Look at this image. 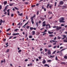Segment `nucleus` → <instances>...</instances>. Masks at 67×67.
<instances>
[{
  "mask_svg": "<svg viewBox=\"0 0 67 67\" xmlns=\"http://www.w3.org/2000/svg\"><path fill=\"white\" fill-rule=\"evenodd\" d=\"M64 20H65L64 17H61L60 18L59 20V22H60V23L65 22V21H64Z\"/></svg>",
  "mask_w": 67,
  "mask_h": 67,
  "instance_id": "obj_1",
  "label": "nucleus"
},
{
  "mask_svg": "<svg viewBox=\"0 0 67 67\" xmlns=\"http://www.w3.org/2000/svg\"><path fill=\"white\" fill-rule=\"evenodd\" d=\"M47 26H49V28H51V26L50 25V24H48L47 25H46V29H47V30H48V27Z\"/></svg>",
  "mask_w": 67,
  "mask_h": 67,
  "instance_id": "obj_2",
  "label": "nucleus"
},
{
  "mask_svg": "<svg viewBox=\"0 0 67 67\" xmlns=\"http://www.w3.org/2000/svg\"><path fill=\"white\" fill-rule=\"evenodd\" d=\"M61 29H62V27L57 26V28L55 30H57V31H58V30H60Z\"/></svg>",
  "mask_w": 67,
  "mask_h": 67,
  "instance_id": "obj_3",
  "label": "nucleus"
},
{
  "mask_svg": "<svg viewBox=\"0 0 67 67\" xmlns=\"http://www.w3.org/2000/svg\"><path fill=\"white\" fill-rule=\"evenodd\" d=\"M48 53L49 55H51V51H50V49H49L48 50Z\"/></svg>",
  "mask_w": 67,
  "mask_h": 67,
  "instance_id": "obj_4",
  "label": "nucleus"
},
{
  "mask_svg": "<svg viewBox=\"0 0 67 67\" xmlns=\"http://www.w3.org/2000/svg\"><path fill=\"white\" fill-rule=\"evenodd\" d=\"M64 2L63 1H61L60 2L59 4H60V5H63V4H64Z\"/></svg>",
  "mask_w": 67,
  "mask_h": 67,
  "instance_id": "obj_5",
  "label": "nucleus"
},
{
  "mask_svg": "<svg viewBox=\"0 0 67 67\" xmlns=\"http://www.w3.org/2000/svg\"><path fill=\"white\" fill-rule=\"evenodd\" d=\"M19 34L18 33H13L12 34V35H19Z\"/></svg>",
  "mask_w": 67,
  "mask_h": 67,
  "instance_id": "obj_6",
  "label": "nucleus"
},
{
  "mask_svg": "<svg viewBox=\"0 0 67 67\" xmlns=\"http://www.w3.org/2000/svg\"><path fill=\"white\" fill-rule=\"evenodd\" d=\"M32 35H34L35 34V31H32Z\"/></svg>",
  "mask_w": 67,
  "mask_h": 67,
  "instance_id": "obj_7",
  "label": "nucleus"
},
{
  "mask_svg": "<svg viewBox=\"0 0 67 67\" xmlns=\"http://www.w3.org/2000/svg\"><path fill=\"white\" fill-rule=\"evenodd\" d=\"M7 7H5V9H4L3 10V12H5V11H7Z\"/></svg>",
  "mask_w": 67,
  "mask_h": 67,
  "instance_id": "obj_8",
  "label": "nucleus"
},
{
  "mask_svg": "<svg viewBox=\"0 0 67 67\" xmlns=\"http://www.w3.org/2000/svg\"><path fill=\"white\" fill-rule=\"evenodd\" d=\"M53 7V5L52 4H51L49 6V8L50 9H52V7Z\"/></svg>",
  "mask_w": 67,
  "mask_h": 67,
  "instance_id": "obj_9",
  "label": "nucleus"
},
{
  "mask_svg": "<svg viewBox=\"0 0 67 67\" xmlns=\"http://www.w3.org/2000/svg\"><path fill=\"white\" fill-rule=\"evenodd\" d=\"M46 63V61L45 60H43L42 61V64H45Z\"/></svg>",
  "mask_w": 67,
  "mask_h": 67,
  "instance_id": "obj_10",
  "label": "nucleus"
},
{
  "mask_svg": "<svg viewBox=\"0 0 67 67\" xmlns=\"http://www.w3.org/2000/svg\"><path fill=\"white\" fill-rule=\"evenodd\" d=\"M62 36L64 37V38H62V39H64V38H66V35H62Z\"/></svg>",
  "mask_w": 67,
  "mask_h": 67,
  "instance_id": "obj_11",
  "label": "nucleus"
},
{
  "mask_svg": "<svg viewBox=\"0 0 67 67\" xmlns=\"http://www.w3.org/2000/svg\"><path fill=\"white\" fill-rule=\"evenodd\" d=\"M14 4V3H13L11 4H9V5L10 6V7H12V5H13V4Z\"/></svg>",
  "mask_w": 67,
  "mask_h": 67,
  "instance_id": "obj_12",
  "label": "nucleus"
},
{
  "mask_svg": "<svg viewBox=\"0 0 67 67\" xmlns=\"http://www.w3.org/2000/svg\"><path fill=\"white\" fill-rule=\"evenodd\" d=\"M7 4V1H5L4 2V5H5L6 4Z\"/></svg>",
  "mask_w": 67,
  "mask_h": 67,
  "instance_id": "obj_13",
  "label": "nucleus"
},
{
  "mask_svg": "<svg viewBox=\"0 0 67 67\" xmlns=\"http://www.w3.org/2000/svg\"><path fill=\"white\" fill-rule=\"evenodd\" d=\"M49 4H47V6L46 7L47 8V9H49Z\"/></svg>",
  "mask_w": 67,
  "mask_h": 67,
  "instance_id": "obj_14",
  "label": "nucleus"
},
{
  "mask_svg": "<svg viewBox=\"0 0 67 67\" xmlns=\"http://www.w3.org/2000/svg\"><path fill=\"white\" fill-rule=\"evenodd\" d=\"M44 66H47L48 67H49V65H48V64H44Z\"/></svg>",
  "mask_w": 67,
  "mask_h": 67,
  "instance_id": "obj_15",
  "label": "nucleus"
},
{
  "mask_svg": "<svg viewBox=\"0 0 67 67\" xmlns=\"http://www.w3.org/2000/svg\"><path fill=\"white\" fill-rule=\"evenodd\" d=\"M48 33L49 34H53V32H51L49 31H48Z\"/></svg>",
  "mask_w": 67,
  "mask_h": 67,
  "instance_id": "obj_16",
  "label": "nucleus"
},
{
  "mask_svg": "<svg viewBox=\"0 0 67 67\" xmlns=\"http://www.w3.org/2000/svg\"><path fill=\"white\" fill-rule=\"evenodd\" d=\"M30 30L31 31H32V30H33V27H30Z\"/></svg>",
  "mask_w": 67,
  "mask_h": 67,
  "instance_id": "obj_17",
  "label": "nucleus"
},
{
  "mask_svg": "<svg viewBox=\"0 0 67 67\" xmlns=\"http://www.w3.org/2000/svg\"><path fill=\"white\" fill-rule=\"evenodd\" d=\"M19 16H22V15H23V13H21V14H19Z\"/></svg>",
  "mask_w": 67,
  "mask_h": 67,
  "instance_id": "obj_18",
  "label": "nucleus"
},
{
  "mask_svg": "<svg viewBox=\"0 0 67 67\" xmlns=\"http://www.w3.org/2000/svg\"><path fill=\"white\" fill-rule=\"evenodd\" d=\"M61 64H64V65L65 64V63L64 62H62L61 63Z\"/></svg>",
  "mask_w": 67,
  "mask_h": 67,
  "instance_id": "obj_19",
  "label": "nucleus"
},
{
  "mask_svg": "<svg viewBox=\"0 0 67 67\" xmlns=\"http://www.w3.org/2000/svg\"><path fill=\"white\" fill-rule=\"evenodd\" d=\"M64 59H67V56L66 55H65L64 57Z\"/></svg>",
  "mask_w": 67,
  "mask_h": 67,
  "instance_id": "obj_20",
  "label": "nucleus"
},
{
  "mask_svg": "<svg viewBox=\"0 0 67 67\" xmlns=\"http://www.w3.org/2000/svg\"><path fill=\"white\" fill-rule=\"evenodd\" d=\"M38 14H39V12L38 11H37V12L36 15H38Z\"/></svg>",
  "mask_w": 67,
  "mask_h": 67,
  "instance_id": "obj_21",
  "label": "nucleus"
},
{
  "mask_svg": "<svg viewBox=\"0 0 67 67\" xmlns=\"http://www.w3.org/2000/svg\"><path fill=\"white\" fill-rule=\"evenodd\" d=\"M54 55H51L50 56V58H54Z\"/></svg>",
  "mask_w": 67,
  "mask_h": 67,
  "instance_id": "obj_22",
  "label": "nucleus"
},
{
  "mask_svg": "<svg viewBox=\"0 0 67 67\" xmlns=\"http://www.w3.org/2000/svg\"><path fill=\"white\" fill-rule=\"evenodd\" d=\"M29 38H32V37H32V36H29Z\"/></svg>",
  "mask_w": 67,
  "mask_h": 67,
  "instance_id": "obj_23",
  "label": "nucleus"
},
{
  "mask_svg": "<svg viewBox=\"0 0 67 67\" xmlns=\"http://www.w3.org/2000/svg\"><path fill=\"white\" fill-rule=\"evenodd\" d=\"M27 33H26L25 34V38H26V37H27Z\"/></svg>",
  "mask_w": 67,
  "mask_h": 67,
  "instance_id": "obj_24",
  "label": "nucleus"
},
{
  "mask_svg": "<svg viewBox=\"0 0 67 67\" xmlns=\"http://www.w3.org/2000/svg\"><path fill=\"white\" fill-rule=\"evenodd\" d=\"M14 8H15L16 10H19V8H17L14 7Z\"/></svg>",
  "mask_w": 67,
  "mask_h": 67,
  "instance_id": "obj_25",
  "label": "nucleus"
},
{
  "mask_svg": "<svg viewBox=\"0 0 67 67\" xmlns=\"http://www.w3.org/2000/svg\"><path fill=\"white\" fill-rule=\"evenodd\" d=\"M31 22H32V24H34V22L33 21V20H31Z\"/></svg>",
  "mask_w": 67,
  "mask_h": 67,
  "instance_id": "obj_26",
  "label": "nucleus"
},
{
  "mask_svg": "<svg viewBox=\"0 0 67 67\" xmlns=\"http://www.w3.org/2000/svg\"><path fill=\"white\" fill-rule=\"evenodd\" d=\"M65 49H63L61 51H60V52H62V51H64V50H65Z\"/></svg>",
  "mask_w": 67,
  "mask_h": 67,
  "instance_id": "obj_27",
  "label": "nucleus"
},
{
  "mask_svg": "<svg viewBox=\"0 0 67 67\" xmlns=\"http://www.w3.org/2000/svg\"><path fill=\"white\" fill-rule=\"evenodd\" d=\"M63 42H65V43H67V40H64V41H63Z\"/></svg>",
  "mask_w": 67,
  "mask_h": 67,
  "instance_id": "obj_28",
  "label": "nucleus"
},
{
  "mask_svg": "<svg viewBox=\"0 0 67 67\" xmlns=\"http://www.w3.org/2000/svg\"><path fill=\"white\" fill-rule=\"evenodd\" d=\"M57 4V2H56L55 3V4H54V6L55 7H56V4Z\"/></svg>",
  "mask_w": 67,
  "mask_h": 67,
  "instance_id": "obj_29",
  "label": "nucleus"
},
{
  "mask_svg": "<svg viewBox=\"0 0 67 67\" xmlns=\"http://www.w3.org/2000/svg\"><path fill=\"white\" fill-rule=\"evenodd\" d=\"M33 18H34L33 17H31V20H33Z\"/></svg>",
  "mask_w": 67,
  "mask_h": 67,
  "instance_id": "obj_30",
  "label": "nucleus"
},
{
  "mask_svg": "<svg viewBox=\"0 0 67 67\" xmlns=\"http://www.w3.org/2000/svg\"><path fill=\"white\" fill-rule=\"evenodd\" d=\"M10 29H8L6 31L7 32H8V31H10Z\"/></svg>",
  "mask_w": 67,
  "mask_h": 67,
  "instance_id": "obj_31",
  "label": "nucleus"
},
{
  "mask_svg": "<svg viewBox=\"0 0 67 67\" xmlns=\"http://www.w3.org/2000/svg\"><path fill=\"white\" fill-rule=\"evenodd\" d=\"M53 28H57V26H53Z\"/></svg>",
  "mask_w": 67,
  "mask_h": 67,
  "instance_id": "obj_32",
  "label": "nucleus"
},
{
  "mask_svg": "<svg viewBox=\"0 0 67 67\" xmlns=\"http://www.w3.org/2000/svg\"><path fill=\"white\" fill-rule=\"evenodd\" d=\"M18 30H19V29H15L14 30V31H16V32H17Z\"/></svg>",
  "mask_w": 67,
  "mask_h": 67,
  "instance_id": "obj_33",
  "label": "nucleus"
},
{
  "mask_svg": "<svg viewBox=\"0 0 67 67\" xmlns=\"http://www.w3.org/2000/svg\"><path fill=\"white\" fill-rule=\"evenodd\" d=\"M46 26V24H43V25H42L44 27V26Z\"/></svg>",
  "mask_w": 67,
  "mask_h": 67,
  "instance_id": "obj_34",
  "label": "nucleus"
},
{
  "mask_svg": "<svg viewBox=\"0 0 67 67\" xmlns=\"http://www.w3.org/2000/svg\"><path fill=\"white\" fill-rule=\"evenodd\" d=\"M3 23V21H2V20H1L0 21V23Z\"/></svg>",
  "mask_w": 67,
  "mask_h": 67,
  "instance_id": "obj_35",
  "label": "nucleus"
},
{
  "mask_svg": "<svg viewBox=\"0 0 67 67\" xmlns=\"http://www.w3.org/2000/svg\"><path fill=\"white\" fill-rule=\"evenodd\" d=\"M57 38L58 39V40H59V39H60V38H60V37H59V36H57Z\"/></svg>",
  "mask_w": 67,
  "mask_h": 67,
  "instance_id": "obj_36",
  "label": "nucleus"
},
{
  "mask_svg": "<svg viewBox=\"0 0 67 67\" xmlns=\"http://www.w3.org/2000/svg\"><path fill=\"white\" fill-rule=\"evenodd\" d=\"M49 36H50V37H53V35H49Z\"/></svg>",
  "mask_w": 67,
  "mask_h": 67,
  "instance_id": "obj_37",
  "label": "nucleus"
},
{
  "mask_svg": "<svg viewBox=\"0 0 67 67\" xmlns=\"http://www.w3.org/2000/svg\"><path fill=\"white\" fill-rule=\"evenodd\" d=\"M55 60H58V59H57V57L56 56L55 57Z\"/></svg>",
  "mask_w": 67,
  "mask_h": 67,
  "instance_id": "obj_38",
  "label": "nucleus"
},
{
  "mask_svg": "<svg viewBox=\"0 0 67 67\" xmlns=\"http://www.w3.org/2000/svg\"><path fill=\"white\" fill-rule=\"evenodd\" d=\"M30 66H31V67L32 66V65H33L32 63H30Z\"/></svg>",
  "mask_w": 67,
  "mask_h": 67,
  "instance_id": "obj_39",
  "label": "nucleus"
},
{
  "mask_svg": "<svg viewBox=\"0 0 67 67\" xmlns=\"http://www.w3.org/2000/svg\"><path fill=\"white\" fill-rule=\"evenodd\" d=\"M1 9H2V5H0V10H1Z\"/></svg>",
  "mask_w": 67,
  "mask_h": 67,
  "instance_id": "obj_40",
  "label": "nucleus"
},
{
  "mask_svg": "<svg viewBox=\"0 0 67 67\" xmlns=\"http://www.w3.org/2000/svg\"><path fill=\"white\" fill-rule=\"evenodd\" d=\"M44 50L45 51V52H46L47 51V49L46 48L44 49Z\"/></svg>",
  "mask_w": 67,
  "mask_h": 67,
  "instance_id": "obj_41",
  "label": "nucleus"
},
{
  "mask_svg": "<svg viewBox=\"0 0 67 67\" xmlns=\"http://www.w3.org/2000/svg\"><path fill=\"white\" fill-rule=\"evenodd\" d=\"M12 37H13V36H11L9 38V40H10V39H11V38H12Z\"/></svg>",
  "mask_w": 67,
  "mask_h": 67,
  "instance_id": "obj_42",
  "label": "nucleus"
},
{
  "mask_svg": "<svg viewBox=\"0 0 67 67\" xmlns=\"http://www.w3.org/2000/svg\"><path fill=\"white\" fill-rule=\"evenodd\" d=\"M11 33H10V34H9V33H7V34L8 35H11Z\"/></svg>",
  "mask_w": 67,
  "mask_h": 67,
  "instance_id": "obj_43",
  "label": "nucleus"
},
{
  "mask_svg": "<svg viewBox=\"0 0 67 67\" xmlns=\"http://www.w3.org/2000/svg\"><path fill=\"white\" fill-rule=\"evenodd\" d=\"M36 25L37 26V27H38V22H36Z\"/></svg>",
  "mask_w": 67,
  "mask_h": 67,
  "instance_id": "obj_44",
  "label": "nucleus"
},
{
  "mask_svg": "<svg viewBox=\"0 0 67 67\" xmlns=\"http://www.w3.org/2000/svg\"><path fill=\"white\" fill-rule=\"evenodd\" d=\"M9 51V49H7V51H6V53H8Z\"/></svg>",
  "mask_w": 67,
  "mask_h": 67,
  "instance_id": "obj_45",
  "label": "nucleus"
},
{
  "mask_svg": "<svg viewBox=\"0 0 67 67\" xmlns=\"http://www.w3.org/2000/svg\"><path fill=\"white\" fill-rule=\"evenodd\" d=\"M60 55H61V56H62V55H63V53H62V52H61L60 53Z\"/></svg>",
  "mask_w": 67,
  "mask_h": 67,
  "instance_id": "obj_46",
  "label": "nucleus"
},
{
  "mask_svg": "<svg viewBox=\"0 0 67 67\" xmlns=\"http://www.w3.org/2000/svg\"><path fill=\"white\" fill-rule=\"evenodd\" d=\"M20 52H21V49L19 50L18 51V53H20Z\"/></svg>",
  "mask_w": 67,
  "mask_h": 67,
  "instance_id": "obj_47",
  "label": "nucleus"
},
{
  "mask_svg": "<svg viewBox=\"0 0 67 67\" xmlns=\"http://www.w3.org/2000/svg\"><path fill=\"white\" fill-rule=\"evenodd\" d=\"M41 21L40 20H39V21L38 22V23L39 24H41Z\"/></svg>",
  "mask_w": 67,
  "mask_h": 67,
  "instance_id": "obj_48",
  "label": "nucleus"
},
{
  "mask_svg": "<svg viewBox=\"0 0 67 67\" xmlns=\"http://www.w3.org/2000/svg\"><path fill=\"white\" fill-rule=\"evenodd\" d=\"M57 47V46H55L53 47V48H56V47Z\"/></svg>",
  "mask_w": 67,
  "mask_h": 67,
  "instance_id": "obj_49",
  "label": "nucleus"
},
{
  "mask_svg": "<svg viewBox=\"0 0 67 67\" xmlns=\"http://www.w3.org/2000/svg\"><path fill=\"white\" fill-rule=\"evenodd\" d=\"M56 53V51H54L52 53L53 54H55Z\"/></svg>",
  "mask_w": 67,
  "mask_h": 67,
  "instance_id": "obj_50",
  "label": "nucleus"
},
{
  "mask_svg": "<svg viewBox=\"0 0 67 67\" xmlns=\"http://www.w3.org/2000/svg\"><path fill=\"white\" fill-rule=\"evenodd\" d=\"M35 7V5H33L31 6V7H32V8H33V7Z\"/></svg>",
  "mask_w": 67,
  "mask_h": 67,
  "instance_id": "obj_51",
  "label": "nucleus"
},
{
  "mask_svg": "<svg viewBox=\"0 0 67 67\" xmlns=\"http://www.w3.org/2000/svg\"><path fill=\"white\" fill-rule=\"evenodd\" d=\"M29 27H30V26H27V29H29Z\"/></svg>",
  "mask_w": 67,
  "mask_h": 67,
  "instance_id": "obj_52",
  "label": "nucleus"
},
{
  "mask_svg": "<svg viewBox=\"0 0 67 67\" xmlns=\"http://www.w3.org/2000/svg\"><path fill=\"white\" fill-rule=\"evenodd\" d=\"M28 22H27V23H25V25H27V24H28Z\"/></svg>",
  "mask_w": 67,
  "mask_h": 67,
  "instance_id": "obj_53",
  "label": "nucleus"
},
{
  "mask_svg": "<svg viewBox=\"0 0 67 67\" xmlns=\"http://www.w3.org/2000/svg\"><path fill=\"white\" fill-rule=\"evenodd\" d=\"M47 62H51V60H48L47 61Z\"/></svg>",
  "mask_w": 67,
  "mask_h": 67,
  "instance_id": "obj_54",
  "label": "nucleus"
},
{
  "mask_svg": "<svg viewBox=\"0 0 67 67\" xmlns=\"http://www.w3.org/2000/svg\"><path fill=\"white\" fill-rule=\"evenodd\" d=\"M56 38H57L56 37H55L54 38L53 40H56Z\"/></svg>",
  "mask_w": 67,
  "mask_h": 67,
  "instance_id": "obj_55",
  "label": "nucleus"
},
{
  "mask_svg": "<svg viewBox=\"0 0 67 67\" xmlns=\"http://www.w3.org/2000/svg\"><path fill=\"white\" fill-rule=\"evenodd\" d=\"M38 58H39V59L41 60V57H38Z\"/></svg>",
  "mask_w": 67,
  "mask_h": 67,
  "instance_id": "obj_56",
  "label": "nucleus"
},
{
  "mask_svg": "<svg viewBox=\"0 0 67 67\" xmlns=\"http://www.w3.org/2000/svg\"><path fill=\"white\" fill-rule=\"evenodd\" d=\"M8 15L9 16L10 15V12H8L7 13Z\"/></svg>",
  "mask_w": 67,
  "mask_h": 67,
  "instance_id": "obj_57",
  "label": "nucleus"
},
{
  "mask_svg": "<svg viewBox=\"0 0 67 67\" xmlns=\"http://www.w3.org/2000/svg\"><path fill=\"white\" fill-rule=\"evenodd\" d=\"M23 27V28H25V25H24Z\"/></svg>",
  "mask_w": 67,
  "mask_h": 67,
  "instance_id": "obj_58",
  "label": "nucleus"
},
{
  "mask_svg": "<svg viewBox=\"0 0 67 67\" xmlns=\"http://www.w3.org/2000/svg\"><path fill=\"white\" fill-rule=\"evenodd\" d=\"M11 16L12 17H13V16H14V14H11Z\"/></svg>",
  "mask_w": 67,
  "mask_h": 67,
  "instance_id": "obj_59",
  "label": "nucleus"
},
{
  "mask_svg": "<svg viewBox=\"0 0 67 67\" xmlns=\"http://www.w3.org/2000/svg\"><path fill=\"white\" fill-rule=\"evenodd\" d=\"M56 44V43L55 42L53 44L54 45H55Z\"/></svg>",
  "mask_w": 67,
  "mask_h": 67,
  "instance_id": "obj_60",
  "label": "nucleus"
},
{
  "mask_svg": "<svg viewBox=\"0 0 67 67\" xmlns=\"http://www.w3.org/2000/svg\"><path fill=\"white\" fill-rule=\"evenodd\" d=\"M64 25L63 24H61V26H64Z\"/></svg>",
  "mask_w": 67,
  "mask_h": 67,
  "instance_id": "obj_61",
  "label": "nucleus"
},
{
  "mask_svg": "<svg viewBox=\"0 0 67 67\" xmlns=\"http://www.w3.org/2000/svg\"><path fill=\"white\" fill-rule=\"evenodd\" d=\"M42 24H45V21H44L42 23Z\"/></svg>",
  "mask_w": 67,
  "mask_h": 67,
  "instance_id": "obj_62",
  "label": "nucleus"
},
{
  "mask_svg": "<svg viewBox=\"0 0 67 67\" xmlns=\"http://www.w3.org/2000/svg\"><path fill=\"white\" fill-rule=\"evenodd\" d=\"M48 47H52V46L51 45H49L48 46Z\"/></svg>",
  "mask_w": 67,
  "mask_h": 67,
  "instance_id": "obj_63",
  "label": "nucleus"
},
{
  "mask_svg": "<svg viewBox=\"0 0 67 67\" xmlns=\"http://www.w3.org/2000/svg\"><path fill=\"white\" fill-rule=\"evenodd\" d=\"M7 13L6 12H5V13H4V14H6V15H7Z\"/></svg>",
  "mask_w": 67,
  "mask_h": 67,
  "instance_id": "obj_64",
  "label": "nucleus"
}]
</instances>
